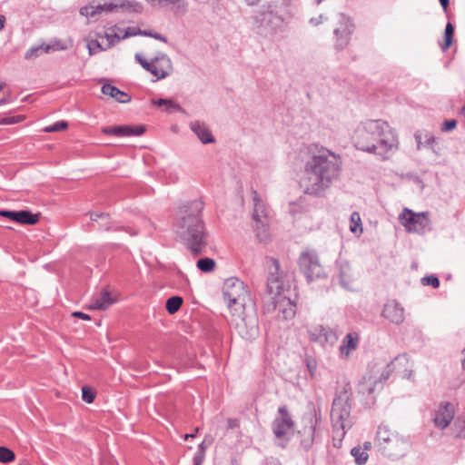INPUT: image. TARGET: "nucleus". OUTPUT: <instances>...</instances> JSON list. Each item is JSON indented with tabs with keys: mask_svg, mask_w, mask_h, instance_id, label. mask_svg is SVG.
Here are the masks:
<instances>
[{
	"mask_svg": "<svg viewBox=\"0 0 465 465\" xmlns=\"http://www.w3.org/2000/svg\"><path fill=\"white\" fill-rule=\"evenodd\" d=\"M352 141L357 149L377 154L382 159H387L399 145L395 130L382 119L361 121L353 132Z\"/></svg>",
	"mask_w": 465,
	"mask_h": 465,
	"instance_id": "f257e3e1",
	"label": "nucleus"
},
{
	"mask_svg": "<svg viewBox=\"0 0 465 465\" xmlns=\"http://www.w3.org/2000/svg\"><path fill=\"white\" fill-rule=\"evenodd\" d=\"M203 202L193 200L179 207L173 231L180 241L197 256L207 246L208 232L203 219Z\"/></svg>",
	"mask_w": 465,
	"mask_h": 465,
	"instance_id": "f03ea898",
	"label": "nucleus"
},
{
	"mask_svg": "<svg viewBox=\"0 0 465 465\" xmlns=\"http://www.w3.org/2000/svg\"><path fill=\"white\" fill-rule=\"evenodd\" d=\"M341 160L329 150H321L305 164V175L302 186L307 194L319 196L328 189L339 176Z\"/></svg>",
	"mask_w": 465,
	"mask_h": 465,
	"instance_id": "7ed1b4c3",
	"label": "nucleus"
},
{
	"mask_svg": "<svg viewBox=\"0 0 465 465\" xmlns=\"http://www.w3.org/2000/svg\"><path fill=\"white\" fill-rule=\"evenodd\" d=\"M223 294L231 313L242 312L250 305H255L248 286L236 277H230L224 281Z\"/></svg>",
	"mask_w": 465,
	"mask_h": 465,
	"instance_id": "20e7f679",
	"label": "nucleus"
},
{
	"mask_svg": "<svg viewBox=\"0 0 465 465\" xmlns=\"http://www.w3.org/2000/svg\"><path fill=\"white\" fill-rule=\"evenodd\" d=\"M376 441L382 454L391 459L403 457L411 446L408 440L383 424L378 427Z\"/></svg>",
	"mask_w": 465,
	"mask_h": 465,
	"instance_id": "39448f33",
	"label": "nucleus"
},
{
	"mask_svg": "<svg viewBox=\"0 0 465 465\" xmlns=\"http://www.w3.org/2000/svg\"><path fill=\"white\" fill-rule=\"evenodd\" d=\"M331 419L333 427V440L341 441L346 429L351 426L350 396L345 391L337 396L332 402Z\"/></svg>",
	"mask_w": 465,
	"mask_h": 465,
	"instance_id": "423d86ee",
	"label": "nucleus"
},
{
	"mask_svg": "<svg viewBox=\"0 0 465 465\" xmlns=\"http://www.w3.org/2000/svg\"><path fill=\"white\" fill-rule=\"evenodd\" d=\"M232 324L238 334L247 341L254 340L259 334V321L256 306H251L242 312L232 313Z\"/></svg>",
	"mask_w": 465,
	"mask_h": 465,
	"instance_id": "0eeeda50",
	"label": "nucleus"
},
{
	"mask_svg": "<svg viewBox=\"0 0 465 465\" xmlns=\"http://www.w3.org/2000/svg\"><path fill=\"white\" fill-rule=\"evenodd\" d=\"M134 59L145 71L155 76V81L168 77L173 71L171 58L163 53H158L151 61L136 53Z\"/></svg>",
	"mask_w": 465,
	"mask_h": 465,
	"instance_id": "6e6552de",
	"label": "nucleus"
},
{
	"mask_svg": "<svg viewBox=\"0 0 465 465\" xmlns=\"http://www.w3.org/2000/svg\"><path fill=\"white\" fill-rule=\"evenodd\" d=\"M295 423L285 405L278 408V415L272 423V430L277 444L284 448L294 431Z\"/></svg>",
	"mask_w": 465,
	"mask_h": 465,
	"instance_id": "1a4fd4ad",
	"label": "nucleus"
},
{
	"mask_svg": "<svg viewBox=\"0 0 465 465\" xmlns=\"http://www.w3.org/2000/svg\"><path fill=\"white\" fill-rule=\"evenodd\" d=\"M268 278L266 282V292L271 297L274 307H277L278 299L283 291V281L280 272V263L276 259L271 258L268 261Z\"/></svg>",
	"mask_w": 465,
	"mask_h": 465,
	"instance_id": "9d476101",
	"label": "nucleus"
},
{
	"mask_svg": "<svg viewBox=\"0 0 465 465\" xmlns=\"http://www.w3.org/2000/svg\"><path fill=\"white\" fill-rule=\"evenodd\" d=\"M118 8L126 9L134 13H141L143 6L135 1L109 2L97 5H85L81 7L80 14L86 17H94L103 12L111 13Z\"/></svg>",
	"mask_w": 465,
	"mask_h": 465,
	"instance_id": "9b49d317",
	"label": "nucleus"
},
{
	"mask_svg": "<svg viewBox=\"0 0 465 465\" xmlns=\"http://www.w3.org/2000/svg\"><path fill=\"white\" fill-rule=\"evenodd\" d=\"M254 29L257 34L269 36L277 33L282 20L272 11H261L253 16Z\"/></svg>",
	"mask_w": 465,
	"mask_h": 465,
	"instance_id": "f8f14e48",
	"label": "nucleus"
},
{
	"mask_svg": "<svg viewBox=\"0 0 465 465\" xmlns=\"http://www.w3.org/2000/svg\"><path fill=\"white\" fill-rule=\"evenodd\" d=\"M399 219L410 232L424 233L430 229V222L427 213H415L405 208Z\"/></svg>",
	"mask_w": 465,
	"mask_h": 465,
	"instance_id": "ddd939ff",
	"label": "nucleus"
},
{
	"mask_svg": "<svg viewBox=\"0 0 465 465\" xmlns=\"http://www.w3.org/2000/svg\"><path fill=\"white\" fill-rule=\"evenodd\" d=\"M299 267L309 282L325 276L314 252H303L299 258Z\"/></svg>",
	"mask_w": 465,
	"mask_h": 465,
	"instance_id": "4468645a",
	"label": "nucleus"
},
{
	"mask_svg": "<svg viewBox=\"0 0 465 465\" xmlns=\"http://www.w3.org/2000/svg\"><path fill=\"white\" fill-rule=\"evenodd\" d=\"M354 25L350 17L343 14L337 15V26L333 30L334 48L343 50L350 43Z\"/></svg>",
	"mask_w": 465,
	"mask_h": 465,
	"instance_id": "2eb2a0df",
	"label": "nucleus"
},
{
	"mask_svg": "<svg viewBox=\"0 0 465 465\" xmlns=\"http://www.w3.org/2000/svg\"><path fill=\"white\" fill-rule=\"evenodd\" d=\"M395 371L403 379L411 380L413 377V362L407 354H401L395 357L386 367L381 374L383 381L390 377V373Z\"/></svg>",
	"mask_w": 465,
	"mask_h": 465,
	"instance_id": "dca6fc26",
	"label": "nucleus"
},
{
	"mask_svg": "<svg viewBox=\"0 0 465 465\" xmlns=\"http://www.w3.org/2000/svg\"><path fill=\"white\" fill-rule=\"evenodd\" d=\"M382 377L373 375L364 376L358 384V393L362 396L366 405L373 404L374 394L382 388Z\"/></svg>",
	"mask_w": 465,
	"mask_h": 465,
	"instance_id": "f3484780",
	"label": "nucleus"
},
{
	"mask_svg": "<svg viewBox=\"0 0 465 465\" xmlns=\"http://www.w3.org/2000/svg\"><path fill=\"white\" fill-rule=\"evenodd\" d=\"M308 333L311 341L318 342L322 346H332L338 341L336 331L322 325L312 327Z\"/></svg>",
	"mask_w": 465,
	"mask_h": 465,
	"instance_id": "a211bd4d",
	"label": "nucleus"
},
{
	"mask_svg": "<svg viewBox=\"0 0 465 465\" xmlns=\"http://www.w3.org/2000/svg\"><path fill=\"white\" fill-rule=\"evenodd\" d=\"M381 315L394 324H401L404 322V308L396 301L387 302L382 309Z\"/></svg>",
	"mask_w": 465,
	"mask_h": 465,
	"instance_id": "6ab92c4d",
	"label": "nucleus"
},
{
	"mask_svg": "<svg viewBox=\"0 0 465 465\" xmlns=\"http://www.w3.org/2000/svg\"><path fill=\"white\" fill-rule=\"evenodd\" d=\"M102 132L104 134H111L118 137L124 136H139L145 132L143 125H117V126H106L104 127Z\"/></svg>",
	"mask_w": 465,
	"mask_h": 465,
	"instance_id": "aec40b11",
	"label": "nucleus"
},
{
	"mask_svg": "<svg viewBox=\"0 0 465 465\" xmlns=\"http://www.w3.org/2000/svg\"><path fill=\"white\" fill-rule=\"evenodd\" d=\"M454 418V407L451 403L441 404L435 411L433 422L440 430L447 428Z\"/></svg>",
	"mask_w": 465,
	"mask_h": 465,
	"instance_id": "412c9836",
	"label": "nucleus"
},
{
	"mask_svg": "<svg viewBox=\"0 0 465 465\" xmlns=\"http://www.w3.org/2000/svg\"><path fill=\"white\" fill-rule=\"evenodd\" d=\"M189 128L197 136L199 141L203 144L215 143V138L213 135L209 126L202 121L195 120L189 124Z\"/></svg>",
	"mask_w": 465,
	"mask_h": 465,
	"instance_id": "4be33fe9",
	"label": "nucleus"
},
{
	"mask_svg": "<svg viewBox=\"0 0 465 465\" xmlns=\"http://www.w3.org/2000/svg\"><path fill=\"white\" fill-rule=\"evenodd\" d=\"M414 137L417 142L418 150H421L423 147H427L437 155L440 153V149L438 146L437 139L430 133L427 131H417L414 134Z\"/></svg>",
	"mask_w": 465,
	"mask_h": 465,
	"instance_id": "5701e85b",
	"label": "nucleus"
},
{
	"mask_svg": "<svg viewBox=\"0 0 465 465\" xmlns=\"http://www.w3.org/2000/svg\"><path fill=\"white\" fill-rule=\"evenodd\" d=\"M116 302L107 289H104L99 293L93 297L92 302L89 305L91 310H106Z\"/></svg>",
	"mask_w": 465,
	"mask_h": 465,
	"instance_id": "b1692460",
	"label": "nucleus"
},
{
	"mask_svg": "<svg viewBox=\"0 0 465 465\" xmlns=\"http://www.w3.org/2000/svg\"><path fill=\"white\" fill-rule=\"evenodd\" d=\"M354 281V273L351 266L347 262L339 263V282L344 289H351Z\"/></svg>",
	"mask_w": 465,
	"mask_h": 465,
	"instance_id": "393cba45",
	"label": "nucleus"
},
{
	"mask_svg": "<svg viewBox=\"0 0 465 465\" xmlns=\"http://www.w3.org/2000/svg\"><path fill=\"white\" fill-rule=\"evenodd\" d=\"M359 343V335L356 332L348 333L342 340L339 351L342 357H348L351 351H355Z\"/></svg>",
	"mask_w": 465,
	"mask_h": 465,
	"instance_id": "a878e982",
	"label": "nucleus"
},
{
	"mask_svg": "<svg viewBox=\"0 0 465 465\" xmlns=\"http://www.w3.org/2000/svg\"><path fill=\"white\" fill-rule=\"evenodd\" d=\"M306 419L309 420L310 425L308 428L304 429V433H306L308 437L302 440L301 443L305 449H309L313 443L318 419L316 415L312 413L308 414Z\"/></svg>",
	"mask_w": 465,
	"mask_h": 465,
	"instance_id": "bb28decb",
	"label": "nucleus"
},
{
	"mask_svg": "<svg viewBox=\"0 0 465 465\" xmlns=\"http://www.w3.org/2000/svg\"><path fill=\"white\" fill-rule=\"evenodd\" d=\"M102 93L114 98L117 102L122 104H126L131 101V96L127 93L121 91L110 84H104L102 86Z\"/></svg>",
	"mask_w": 465,
	"mask_h": 465,
	"instance_id": "cd10ccee",
	"label": "nucleus"
},
{
	"mask_svg": "<svg viewBox=\"0 0 465 465\" xmlns=\"http://www.w3.org/2000/svg\"><path fill=\"white\" fill-rule=\"evenodd\" d=\"M278 301L279 302L277 303V305L280 304L281 306V317L284 320L292 319L296 313V305L290 299H286L285 297H283L282 299L280 298L278 299Z\"/></svg>",
	"mask_w": 465,
	"mask_h": 465,
	"instance_id": "c85d7f7f",
	"label": "nucleus"
},
{
	"mask_svg": "<svg viewBox=\"0 0 465 465\" xmlns=\"http://www.w3.org/2000/svg\"><path fill=\"white\" fill-rule=\"evenodd\" d=\"M254 202V209L252 213V219L254 223H259V221L268 220L267 210L263 202L259 198V195L256 192H254L253 195Z\"/></svg>",
	"mask_w": 465,
	"mask_h": 465,
	"instance_id": "c756f323",
	"label": "nucleus"
},
{
	"mask_svg": "<svg viewBox=\"0 0 465 465\" xmlns=\"http://www.w3.org/2000/svg\"><path fill=\"white\" fill-rule=\"evenodd\" d=\"M153 104L157 106H163L164 112H166L168 114H171L175 111L183 112V109L182 108V106L178 103H176L175 101H173L172 99L160 98L157 100H153Z\"/></svg>",
	"mask_w": 465,
	"mask_h": 465,
	"instance_id": "7c9ffc66",
	"label": "nucleus"
},
{
	"mask_svg": "<svg viewBox=\"0 0 465 465\" xmlns=\"http://www.w3.org/2000/svg\"><path fill=\"white\" fill-rule=\"evenodd\" d=\"M38 221H39L38 214H34L28 210L17 211L16 223H19L21 224L33 225V224L37 223Z\"/></svg>",
	"mask_w": 465,
	"mask_h": 465,
	"instance_id": "2f4dec72",
	"label": "nucleus"
},
{
	"mask_svg": "<svg viewBox=\"0 0 465 465\" xmlns=\"http://www.w3.org/2000/svg\"><path fill=\"white\" fill-rule=\"evenodd\" d=\"M254 231L257 239L260 242H265L269 239V227H268V220H261L259 223H254Z\"/></svg>",
	"mask_w": 465,
	"mask_h": 465,
	"instance_id": "473e14b6",
	"label": "nucleus"
},
{
	"mask_svg": "<svg viewBox=\"0 0 465 465\" xmlns=\"http://www.w3.org/2000/svg\"><path fill=\"white\" fill-rule=\"evenodd\" d=\"M351 454L354 458L355 463L357 465L365 464L369 459L368 452L360 445L353 447L351 450Z\"/></svg>",
	"mask_w": 465,
	"mask_h": 465,
	"instance_id": "72a5a7b5",
	"label": "nucleus"
},
{
	"mask_svg": "<svg viewBox=\"0 0 465 465\" xmlns=\"http://www.w3.org/2000/svg\"><path fill=\"white\" fill-rule=\"evenodd\" d=\"M453 431L455 437L465 439V410L454 421Z\"/></svg>",
	"mask_w": 465,
	"mask_h": 465,
	"instance_id": "f704fd0d",
	"label": "nucleus"
},
{
	"mask_svg": "<svg viewBox=\"0 0 465 465\" xmlns=\"http://www.w3.org/2000/svg\"><path fill=\"white\" fill-rule=\"evenodd\" d=\"M50 50H51V45H37V46H33L27 50V52L25 54V58L28 59V60L35 59L44 53H49Z\"/></svg>",
	"mask_w": 465,
	"mask_h": 465,
	"instance_id": "c9c22d12",
	"label": "nucleus"
},
{
	"mask_svg": "<svg viewBox=\"0 0 465 465\" xmlns=\"http://www.w3.org/2000/svg\"><path fill=\"white\" fill-rule=\"evenodd\" d=\"M350 231L358 235H360L362 232L361 216L357 212H353L351 214Z\"/></svg>",
	"mask_w": 465,
	"mask_h": 465,
	"instance_id": "e433bc0d",
	"label": "nucleus"
},
{
	"mask_svg": "<svg viewBox=\"0 0 465 465\" xmlns=\"http://www.w3.org/2000/svg\"><path fill=\"white\" fill-rule=\"evenodd\" d=\"M183 304V298L180 296H172L166 301V311L170 314H174Z\"/></svg>",
	"mask_w": 465,
	"mask_h": 465,
	"instance_id": "4c0bfd02",
	"label": "nucleus"
},
{
	"mask_svg": "<svg viewBox=\"0 0 465 465\" xmlns=\"http://www.w3.org/2000/svg\"><path fill=\"white\" fill-rule=\"evenodd\" d=\"M197 268L203 272H211L215 267V262L212 258H201L196 262Z\"/></svg>",
	"mask_w": 465,
	"mask_h": 465,
	"instance_id": "58836bf2",
	"label": "nucleus"
},
{
	"mask_svg": "<svg viewBox=\"0 0 465 465\" xmlns=\"http://www.w3.org/2000/svg\"><path fill=\"white\" fill-rule=\"evenodd\" d=\"M454 35V26L451 25V23H448L445 27V33H444V45H442V50H447L451 43L452 38Z\"/></svg>",
	"mask_w": 465,
	"mask_h": 465,
	"instance_id": "ea45409f",
	"label": "nucleus"
},
{
	"mask_svg": "<svg viewBox=\"0 0 465 465\" xmlns=\"http://www.w3.org/2000/svg\"><path fill=\"white\" fill-rule=\"evenodd\" d=\"M15 458V453L8 448L0 446V462L7 463Z\"/></svg>",
	"mask_w": 465,
	"mask_h": 465,
	"instance_id": "a19ab883",
	"label": "nucleus"
},
{
	"mask_svg": "<svg viewBox=\"0 0 465 465\" xmlns=\"http://www.w3.org/2000/svg\"><path fill=\"white\" fill-rule=\"evenodd\" d=\"M68 127V124L65 121H58L51 125L45 127L44 132L54 133L65 130Z\"/></svg>",
	"mask_w": 465,
	"mask_h": 465,
	"instance_id": "79ce46f5",
	"label": "nucleus"
},
{
	"mask_svg": "<svg viewBox=\"0 0 465 465\" xmlns=\"http://www.w3.org/2000/svg\"><path fill=\"white\" fill-rule=\"evenodd\" d=\"M82 398L85 402L92 403L94 401L95 393L91 388L84 386L82 388Z\"/></svg>",
	"mask_w": 465,
	"mask_h": 465,
	"instance_id": "37998d69",
	"label": "nucleus"
},
{
	"mask_svg": "<svg viewBox=\"0 0 465 465\" xmlns=\"http://www.w3.org/2000/svg\"><path fill=\"white\" fill-rule=\"evenodd\" d=\"M104 37L107 39L108 41V45H107V48H110L112 47L113 45H114L115 44L119 43L121 40H123V35H120L116 33H105L104 34Z\"/></svg>",
	"mask_w": 465,
	"mask_h": 465,
	"instance_id": "c03bdc74",
	"label": "nucleus"
},
{
	"mask_svg": "<svg viewBox=\"0 0 465 465\" xmlns=\"http://www.w3.org/2000/svg\"><path fill=\"white\" fill-rule=\"evenodd\" d=\"M89 54L93 55L100 51L106 50L107 47H103L97 40H92L87 45Z\"/></svg>",
	"mask_w": 465,
	"mask_h": 465,
	"instance_id": "a18cd8bd",
	"label": "nucleus"
},
{
	"mask_svg": "<svg viewBox=\"0 0 465 465\" xmlns=\"http://www.w3.org/2000/svg\"><path fill=\"white\" fill-rule=\"evenodd\" d=\"M25 119L23 115L7 116L0 119V124H15Z\"/></svg>",
	"mask_w": 465,
	"mask_h": 465,
	"instance_id": "49530a36",
	"label": "nucleus"
},
{
	"mask_svg": "<svg viewBox=\"0 0 465 465\" xmlns=\"http://www.w3.org/2000/svg\"><path fill=\"white\" fill-rule=\"evenodd\" d=\"M421 282L423 285H431L434 288H438L440 286L439 279L434 275L425 276L421 279Z\"/></svg>",
	"mask_w": 465,
	"mask_h": 465,
	"instance_id": "de8ad7c7",
	"label": "nucleus"
},
{
	"mask_svg": "<svg viewBox=\"0 0 465 465\" xmlns=\"http://www.w3.org/2000/svg\"><path fill=\"white\" fill-rule=\"evenodd\" d=\"M0 216L6 217L12 221L16 222L17 219V211H8V210H1Z\"/></svg>",
	"mask_w": 465,
	"mask_h": 465,
	"instance_id": "09e8293b",
	"label": "nucleus"
},
{
	"mask_svg": "<svg viewBox=\"0 0 465 465\" xmlns=\"http://www.w3.org/2000/svg\"><path fill=\"white\" fill-rule=\"evenodd\" d=\"M140 29L136 28V27H127L125 30H124V34L123 35V39H125L127 37H131V36H135V35H139L140 33Z\"/></svg>",
	"mask_w": 465,
	"mask_h": 465,
	"instance_id": "8fccbe9b",
	"label": "nucleus"
},
{
	"mask_svg": "<svg viewBox=\"0 0 465 465\" xmlns=\"http://www.w3.org/2000/svg\"><path fill=\"white\" fill-rule=\"evenodd\" d=\"M457 125V122L455 120H449L444 122V124L441 126L442 132H450L453 130Z\"/></svg>",
	"mask_w": 465,
	"mask_h": 465,
	"instance_id": "3c124183",
	"label": "nucleus"
},
{
	"mask_svg": "<svg viewBox=\"0 0 465 465\" xmlns=\"http://www.w3.org/2000/svg\"><path fill=\"white\" fill-rule=\"evenodd\" d=\"M204 454L197 451L193 457V465H202L204 460Z\"/></svg>",
	"mask_w": 465,
	"mask_h": 465,
	"instance_id": "603ef678",
	"label": "nucleus"
},
{
	"mask_svg": "<svg viewBox=\"0 0 465 465\" xmlns=\"http://www.w3.org/2000/svg\"><path fill=\"white\" fill-rule=\"evenodd\" d=\"M90 217H91V220L93 222H96L97 219L99 218H102V219H108V214L107 213H90Z\"/></svg>",
	"mask_w": 465,
	"mask_h": 465,
	"instance_id": "864d4df0",
	"label": "nucleus"
},
{
	"mask_svg": "<svg viewBox=\"0 0 465 465\" xmlns=\"http://www.w3.org/2000/svg\"><path fill=\"white\" fill-rule=\"evenodd\" d=\"M324 19H325V17L322 15H320L318 17H312L310 19V24L314 26H317V25H321Z\"/></svg>",
	"mask_w": 465,
	"mask_h": 465,
	"instance_id": "5fc2aeb1",
	"label": "nucleus"
},
{
	"mask_svg": "<svg viewBox=\"0 0 465 465\" xmlns=\"http://www.w3.org/2000/svg\"><path fill=\"white\" fill-rule=\"evenodd\" d=\"M316 361L313 360H307V368L312 375L314 374V371H316Z\"/></svg>",
	"mask_w": 465,
	"mask_h": 465,
	"instance_id": "6e6d98bb",
	"label": "nucleus"
},
{
	"mask_svg": "<svg viewBox=\"0 0 465 465\" xmlns=\"http://www.w3.org/2000/svg\"><path fill=\"white\" fill-rule=\"evenodd\" d=\"M72 315L74 317L80 318V319L84 320V321H89L91 319V317L88 314L84 313L82 312H74L72 313Z\"/></svg>",
	"mask_w": 465,
	"mask_h": 465,
	"instance_id": "4d7b16f0",
	"label": "nucleus"
},
{
	"mask_svg": "<svg viewBox=\"0 0 465 465\" xmlns=\"http://www.w3.org/2000/svg\"><path fill=\"white\" fill-rule=\"evenodd\" d=\"M153 38L163 43H167V38L159 33H153Z\"/></svg>",
	"mask_w": 465,
	"mask_h": 465,
	"instance_id": "13d9d810",
	"label": "nucleus"
},
{
	"mask_svg": "<svg viewBox=\"0 0 465 465\" xmlns=\"http://www.w3.org/2000/svg\"><path fill=\"white\" fill-rule=\"evenodd\" d=\"M139 33H140L139 35L153 37V32H151V31L140 30Z\"/></svg>",
	"mask_w": 465,
	"mask_h": 465,
	"instance_id": "bf43d9fd",
	"label": "nucleus"
},
{
	"mask_svg": "<svg viewBox=\"0 0 465 465\" xmlns=\"http://www.w3.org/2000/svg\"><path fill=\"white\" fill-rule=\"evenodd\" d=\"M205 449H206L205 441H203V442L199 445L198 452H202L203 454H204V455H205Z\"/></svg>",
	"mask_w": 465,
	"mask_h": 465,
	"instance_id": "052dcab7",
	"label": "nucleus"
},
{
	"mask_svg": "<svg viewBox=\"0 0 465 465\" xmlns=\"http://www.w3.org/2000/svg\"><path fill=\"white\" fill-rule=\"evenodd\" d=\"M228 426H229V428H234V427H236V426H237V421H236V420L230 419V420H228Z\"/></svg>",
	"mask_w": 465,
	"mask_h": 465,
	"instance_id": "680f3d73",
	"label": "nucleus"
},
{
	"mask_svg": "<svg viewBox=\"0 0 465 465\" xmlns=\"http://www.w3.org/2000/svg\"><path fill=\"white\" fill-rule=\"evenodd\" d=\"M361 447L368 452L371 449V443L370 441H366Z\"/></svg>",
	"mask_w": 465,
	"mask_h": 465,
	"instance_id": "e2e57ef3",
	"label": "nucleus"
},
{
	"mask_svg": "<svg viewBox=\"0 0 465 465\" xmlns=\"http://www.w3.org/2000/svg\"><path fill=\"white\" fill-rule=\"evenodd\" d=\"M441 6L443 7L444 10L447 9L448 5H449V0H439Z\"/></svg>",
	"mask_w": 465,
	"mask_h": 465,
	"instance_id": "0e129e2a",
	"label": "nucleus"
},
{
	"mask_svg": "<svg viewBox=\"0 0 465 465\" xmlns=\"http://www.w3.org/2000/svg\"><path fill=\"white\" fill-rule=\"evenodd\" d=\"M244 1H245V2L247 3V5H256V4H258V3L260 2V0H244Z\"/></svg>",
	"mask_w": 465,
	"mask_h": 465,
	"instance_id": "69168bd1",
	"label": "nucleus"
},
{
	"mask_svg": "<svg viewBox=\"0 0 465 465\" xmlns=\"http://www.w3.org/2000/svg\"><path fill=\"white\" fill-rule=\"evenodd\" d=\"M5 16L0 15V30L5 26Z\"/></svg>",
	"mask_w": 465,
	"mask_h": 465,
	"instance_id": "338daca9",
	"label": "nucleus"
},
{
	"mask_svg": "<svg viewBox=\"0 0 465 465\" xmlns=\"http://www.w3.org/2000/svg\"><path fill=\"white\" fill-rule=\"evenodd\" d=\"M6 103H8V99L6 97L0 99V105L5 104Z\"/></svg>",
	"mask_w": 465,
	"mask_h": 465,
	"instance_id": "774afa93",
	"label": "nucleus"
}]
</instances>
